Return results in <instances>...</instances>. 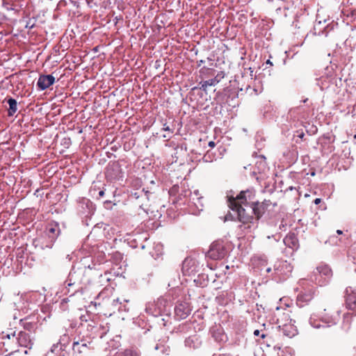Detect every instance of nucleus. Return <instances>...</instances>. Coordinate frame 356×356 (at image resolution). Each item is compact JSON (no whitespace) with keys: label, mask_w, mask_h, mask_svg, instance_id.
Returning <instances> with one entry per match:
<instances>
[{"label":"nucleus","mask_w":356,"mask_h":356,"mask_svg":"<svg viewBox=\"0 0 356 356\" xmlns=\"http://www.w3.org/2000/svg\"><path fill=\"white\" fill-rule=\"evenodd\" d=\"M229 207L237 212L238 219L243 224L258 221L266 212L276 206L270 200L262 202L255 200V191L252 189L242 191L236 197H229Z\"/></svg>","instance_id":"f257e3e1"},{"label":"nucleus","mask_w":356,"mask_h":356,"mask_svg":"<svg viewBox=\"0 0 356 356\" xmlns=\"http://www.w3.org/2000/svg\"><path fill=\"white\" fill-rule=\"evenodd\" d=\"M1 341L5 351H15L18 343L19 346L31 348L33 343L29 334L25 332H19L16 337L15 332L1 333Z\"/></svg>","instance_id":"f03ea898"},{"label":"nucleus","mask_w":356,"mask_h":356,"mask_svg":"<svg viewBox=\"0 0 356 356\" xmlns=\"http://www.w3.org/2000/svg\"><path fill=\"white\" fill-rule=\"evenodd\" d=\"M291 312L288 308L277 307L273 313V321L278 325L279 328L290 322L296 323V319L291 318Z\"/></svg>","instance_id":"7ed1b4c3"},{"label":"nucleus","mask_w":356,"mask_h":356,"mask_svg":"<svg viewBox=\"0 0 356 356\" xmlns=\"http://www.w3.org/2000/svg\"><path fill=\"white\" fill-rule=\"evenodd\" d=\"M208 257L214 260L223 259L226 254V250L222 243L214 242L211 244L208 251Z\"/></svg>","instance_id":"20e7f679"},{"label":"nucleus","mask_w":356,"mask_h":356,"mask_svg":"<svg viewBox=\"0 0 356 356\" xmlns=\"http://www.w3.org/2000/svg\"><path fill=\"white\" fill-rule=\"evenodd\" d=\"M346 309L356 313V291L351 287H346L344 292Z\"/></svg>","instance_id":"39448f33"},{"label":"nucleus","mask_w":356,"mask_h":356,"mask_svg":"<svg viewBox=\"0 0 356 356\" xmlns=\"http://www.w3.org/2000/svg\"><path fill=\"white\" fill-rule=\"evenodd\" d=\"M314 291L312 289H309L303 292L300 293L296 299L297 305L300 307H303L309 304L313 300Z\"/></svg>","instance_id":"423d86ee"},{"label":"nucleus","mask_w":356,"mask_h":356,"mask_svg":"<svg viewBox=\"0 0 356 356\" xmlns=\"http://www.w3.org/2000/svg\"><path fill=\"white\" fill-rule=\"evenodd\" d=\"M55 82V77L51 74L40 75L37 82L38 87L42 90H46Z\"/></svg>","instance_id":"0eeeda50"},{"label":"nucleus","mask_w":356,"mask_h":356,"mask_svg":"<svg viewBox=\"0 0 356 356\" xmlns=\"http://www.w3.org/2000/svg\"><path fill=\"white\" fill-rule=\"evenodd\" d=\"M176 316L179 319H185L191 312V309L186 303H180L175 308Z\"/></svg>","instance_id":"6e6552de"},{"label":"nucleus","mask_w":356,"mask_h":356,"mask_svg":"<svg viewBox=\"0 0 356 356\" xmlns=\"http://www.w3.org/2000/svg\"><path fill=\"white\" fill-rule=\"evenodd\" d=\"M294 323L293 322H290L281 326L280 329L282 331L284 335L292 338L298 334V329Z\"/></svg>","instance_id":"1a4fd4ad"},{"label":"nucleus","mask_w":356,"mask_h":356,"mask_svg":"<svg viewBox=\"0 0 356 356\" xmlns=\"http://www.w3.org/2000/svg\"><path fill=\"white\" fill-rule=\"evenodd\" d=\"M225 77L224 72H219L216 76L211 79L207 80L205 81L201 82L200 88L203 90L206 91L208 86H216L218 83L223 78Z\"/></svg>","instance_id":"9d476101"},{"label":"nucleus","mask_w":356,"mask_h":356,"mask_svg":"<svg viewBox=\"0 0 356 356\" xmlns=\"http://www.w3.org/2000/svg\"><path fill=\"white\" fill-rule=\"evenodd\" d=\"M284 243L287 247L296 250L299 247V241L294 233L288 234L284 238Z\"/></svg>","instance_id":"9b49d317"},{"label":"nucleus","mask_w":356,"mask_h":356,"mask_svg":"<svg viewBox=\"0 0 356 356\" xmlns=\"http://www.w3.org/2000/svg\"><path fill=\"white\" fill-rule=\"evenodd\" d=\"M121 173L120 166L117 163H113L108 165L106 170V177L114 179Z\"/></svg>","instance_id":"f8f14e48"},{"label":"nucleus","mask_w":356,"mask_h":356,"mask_svg":"<svg viewBox=\"0 0 356 356\" xmlns=\"http://www.w3.org/2000/svg\"><path fill=\"white\" fill-rule=\"evenodd\" d=\"M47 234L51 238V242H54L60 234L59 225L57 223H51L47 227Z\"/></svg>","instance_id":"ddd939ff"},{"label":"nucleus","mask_w":356,"mask_h":356,"mask_svg":"<svg viewBox=\"0 0 356 356\" xmlns=\"http://www.w3.org/2000/svg\"><path fill=\"white\" fill-rule=\"evenodd\" d=\"M149 191H145L144 189L141 190V191H137L134 193H132L131 195V197L135 200H139V199H141L142 200V203L140 205V207H143V202L145 201V200H149Z\"/></svg>","instance_id":"4468645a"},{"label":"nucleus","mask_w":356,"mask_h":356,"mask_svg":"<svg viewBox=\"0 0 356 356\" xmlns=\"http://www.w3.org/2000/svg\"><path fill=\"white\" fill-rule=\"evenodd\" d=\"M8 104H9L8 109V115L13 116L17 111V101L13 98H9L7 100Z\"/></svg>","instance_id":"2eb2a0df"},{"label":"nucleus","mask_w":356,"mask_h":356,"mask_svg":"<svg viewBox=\"0 0 356 356\" xmlns=\"http://www.w3.org/2000/svg\"><path fill=\"white\" fill-rule=\"evenodd\" d=\"M88 346L85 343H80L79 341H74L73 343L72 348L74 351L78 352L79 353L85 351L87 349Z\"/></svg>","instance_id":"dca6fc26"},{"label":"nucleus","mask_w":356,"mask_h":356,"mask_svg":"<svg viewBox=\"0 0 356 356\" xmlns=\"http://www.w3.org/2000/svg\"><path fill=\"white\" fill-rule=\"evenodd\" d=\"M115 356H138L136 351L132 349H126L123 352L117 353Z\"/></svg>","instance_id":"f3484780"},{"label":"nucleus","mask_w":356,"mask_h":356,"mask_svg":"<svg viewBox=\"0 0 356 356\" xmlns=\"http://www.w3.org/2000/svg\"><path fill=\"white\" fill-rule=\"evenodd\" d=\"M317 270L325 276H330L332 275V270L327 266H321L317 268Z\"/></svg>","instance_id":"a211bd4d"},{"label":"nucleus","mask_w":356,"mask_h":356,"mask_svg":"<svg viewBox=\"0 0 356 356\" xmlns=\"http://www.w3.org/2000/svg\"><path fill=\"white\" fill-rule=\"evenodd\" d=\"M213 337L215 338V339L219 342H222L225 341L226 336L222 332V330H218L217 332L213 333Z\"/></svg>","instance_id":"6ab92c4d"},{"label":"nucleus","mask_w":356,"mask_h":356,"mask_svg":"<svg viewBox=\"0 0 356 356\" xmlns=\"http://www.w3.org/2000/svg\"><path fill=\"white\" fill-rule=\"evenodd\" d=\"M163 130L165 131L170 132V134H173V129H172L169 125H168L166 123L163 124Z\"/></svg>","instance_id":"aec40b11"},{"label":"nucleus","mask_w":356,"mask_h":356,"mask_svg":"<svg viewBox=\"0 0 356 356\" xmlns=\"http://www.w3.org/2000/svg\"><path fill=\"white\" fill-rule=\"evenodd\" d=\"M24 327L27 330H31L32 328V324L31 323H26L25 325H24Z\"/></svg>","instance_id":"412c9836"},{"label":"nucleus","mask_w":356,"mask_h":356,"mask_svg":"<svg viewBox=\"0 0 356 356\" xmlns=\"http://www.w3.org/2000/svg\"><path fill=\"white\" fill-rule=\"evenodd\" d=\"M209 146L211 148H213L216 146V143L213 141H210L209 143Z\"/></svg>","instance_id":"4be33fe9"},{"label":"nucleus","mask_w":356,"mask_h":356,"mask_svg":"<svg viewBox=\"0 0 356 356\" xmlns=\"http://www.w3.org/2000/svg\"><path fill=\"white\" fill-rule=\"evenodd\" d=\"M314 204H318L321 202V198H316L314 200Z\"/></svg>","instance_id":"5701e85b"},{"label":"nucleus","mask_w":356,"mask_h":356,"mask_svg":"<svg viewBox=\"0 0 356 356\" xmlns=\"http://www.w3.org/2000/svg\"><path fill=\"white\" fill-rule=\"evenodd\" d=\"M104 195V191L103 190L99 192V197H102Z\"/></svg>","instance_id":"b1692460"},{"label":"nucleus","mask_w":356,"mask_h":356,"mask_svg":"<svg viewBox=\"0 0 356 356\" xmlns=\"http://www.w3.org/2000/svg\"><path fill=\"white\" fill-rule=\"evenodd\" d=\"M259 333H260V332H259V330H255L254 331V336H259Z\"/></svg>","instance_id":"393cba45"},{"label":"nucleus","mask_w":356,"mask_h":356,"mask_svg":"<svg viewBox=\"0 0 356 356\" xmlns=\"http://www.w3.org/2000/svg\"><path fill=\"white\" fill-rule=\"evenodd\" d=\"M111 203V201H105V202H104L105 207H106V208H107V206H108V204H110Z\"/></svg>","instance_id":"a878e982"},{"label":"nucleus","mask_w":356,"mask_h":356,"mask_svg":"<svg viewBox=\"0 0 356 356\" xmlns=\"http://www.w3.org/2000/svg\"><path fill=\"white\" fill-rule=\"evenodd\" d=\"M337 233L340 235V234H343V232L340 229H338V230H337Z\"/></svg>","instance_id":"bb28decb"},{"label":"nucleus","mask_w":356,"mask_h":356,"mask_svg":"<svg viewBox=\"0 0 356 356\" xmlns=\"http://www.w3.org/2000/svg\"><path fill=\"white\" fill-rule=\"evenodd\" d=\"M266 271L267 273H270V272L271 271V268H266Z\"/></svg>","instance_id":"cd10ccee"},{"label":"nucleus","mask_w":356,"mask_h":356,"mask_svg":"<svg viewBox=\"0 0 356 356\" xmlns=\"http://www.w3.org/2000/svg\"><path fill=\"white\" fill-rule=\"evenodd\" d=\"M266 337V335L265 334H262L261 335V337L262 339H264Z\"/></svg>","instance_id":"c85d7f7f"},{"label":"nucleus","mask_w":356,"mask_h":356,"mask_svg":"<svg viewBox=\"0 0 356 356\" xmlns=\"http://www.w3.org/2000/svg\"><path fill=\"white\" fill-rule=\"evenodd\" d=\"M299 136H300V138H303V136H304V134H303V133H302Z\"/></svg>","instance_id":"c756f323"},{"label":"nucleus","mask_w":356,"mask_h":356,"mask_svg":"<svg viewBox=\"0 0 356 356\" xmlns=\"http://www.w3.org/2000/svg\"><path fill=\"white\" fill-rule=\"evenodd\" d=\"M208 154H209V152H207V154L206 155H204V159H207Z\"/></svg>","instance_id":"7c9ffc66"},{"label":"nucleus","mask_w":356,"mask_h":356,"mask_svg":"<svg viewBox=\"0 0 356 356\" xmlns=\"http://www.w3.org/2000/svg\"><path fill=\"white\" fill-rule=\"evenodd\" d=\"M164 138H166V137H170V136H166V135H164L163 136Z\"/></svg>","instance_id":"2f4dec72"}]
</instances>
